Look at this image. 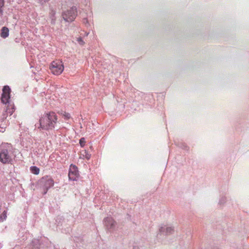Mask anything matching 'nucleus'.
Returning <instances> with one entry per match:
<instances>
[{
    "label": "nucleus",
    "instance_id": "obj_22",
    "mask_svg": "<svg viewBox=\"0 0 249 249\" xmlns=\"http://www.w3.org/2000/svg\"><path fill=\"white\" fill-rule=\"evenodd\" d=\"M226 198L225 196H222L219 199V204L220 205L224 204L226 201Z\"/></svg>",
    "mask_w": 249,
    "mask_h": 249
},
{
    "label": "nucleus",
    "instance_id": "obj_14",
    "mask_svg": "<svg viewBox=\"0 0 249 249\" xmlns=\"http://www.w3.org/2000/svg\"><path fill=\"white\" fill-rule=\"evenodd\" d=\"M7 218V211L4 210L1 211V207L0 206V223L3 222Z\"/></svg>",
    "mask_w": 249,
    "mask_h": 249
},
{
    "label": "nucleus",
    "instance_id": "obj_15",
    "mask_svg": "<svg viewBox=\"0 0 249 249\" xmlns=\"http://www.w3.org/2000/svg\"><path fill=\"white\" fill-rule=\"evenodd\" d=\"M58 113L66 120H68L71 117L70 114L65 111H61V112H58Z\"/></svg>",
    "mask_w": 249,
    "mask_h": 249
},
{
    "label": "nucleus",
    "instance_id": "obj_9",
    "mask_svg": "<svg viewBox=\"0 0 249 249\" xmlns=\"http://www.w3.org/2000/svg\"><path fill=\"white\" fill-rule=\"evenodd\" d=\"M174 232V229L172 227H168L166 225L161 226L159 229V233L157 235L158 238H160L162 235H167L172 234Z\"/></svg>",
    "mask_w": 249,
    "mask_h": 249
},
{
    "label": "nucleus",
    "instance_id": "obj_12",
    "mask_svg": "<svg viewBox=\"0 0 249 249\" xmlns=\"http://www.w3.org/2000/svg\"><path fill=\"white\" fill-rule=\"evenodd\" d=\"M15 111V107L13 104L11 103L10 104H7V107L5 110V113H7V115L9 114L10 116L12 115Z\"/></svg>",
    "mask_w": 249,
    "mask_h": 249
},
{
    "label": "nucleus",
    "instance_id": "obj_3",
    "mask_svg": "<svg viewBox=\"0 0 249 249\" xmlns=\"http://www.w3.org/2000/svg\"><path fill=\"white\" fill-rule=\"evenodd\" d=\"M77 15V8L73 6L70 9L62 12V17L66 22H71L75 19Z\"/></svg>",
    "mask_w": 249,
    "mask_h": 249
},
{
    "label": "nucleus",
    "instance_id": "obj_13",
    "mask_svg": "<svg viewBox=\"0 0 249 249\" xmlns=\"http://www.w3.org/2000/svg\"><path fill=\"white\" fill-rule=\"evenodd\" d=\"M9 29L7 27H2L0 30V36L3 38L7 37L9 36Z\"/></svg>",
    "mask_w": 249,
    "mask_h": 249
},
{
    "label": "nucleus",
    "instance_id": "obj_25",
    "mask_svg": "<svg viewBox=\"0 0 249 249\" xmlns=\"http://www.w3.org/2000/svg\"><path fill=\"white\" fill-rule=\"evenodd\" d=\"M77 41L80 44H83L84 43V42L83 41V39L81 38H79Z\"/></svg>",
    "mask_w": 249,
    "mask_h": 249
},
{
    "label": "nucleus",
    "instance_id": "obj_8",
    "mask_svg": "<svg viewBox=\"0 0 249 249\" xmlns=\"http://www.w3.org/2000/svg\"><path fill=\"white\" fill-rule=\"evenodd\" d=\"M142 104L146 107H151L154 103L153 95L150 93H143L141 95Z\"/></svg>",
    "mask_w": 249,
    "mask_h": 249
},
{
    "label": "nucleus",
    "instance_id": "obj_4",
    "mask_svg": "<svg viewBox=\"0 0 249 249\" xmlns=\"http://www.w3.org/2000/svg\"><path fill=\"white\" fill-rule=\"evenodd\" d=\"M50 69L54 75L60 74L64 70V66L62 62L59 60L53 61L50 66Z\"/></svg>",
    "mask_w": 249,
    "mask_h": 249
},
{
    "label": "nucleus",
    "instance_id": "obj_11",
    "mask_svg": "<svg viewBox=\"0 0 249 249\" xmlns=\"http://www.w3.org/2000/svg\"><path fill=\"white\" fill-rule=\"evenodd\" d=\"M56 12L53 8H50V12L49 15V18L51 19V24L52 25H54L56 21L55 17Z\"/></svg>",
    "mask_w": 249,
    "mask_h": 249
},
{
    "label": "nucleus",
    "instance_id": "obj_5",
    "mask_svg": "<svg viewBox=\"0 0 249 249\" xmlns=\"http://www.w3.org/2000/svg\"><path fill=\"white\" fill-rule=\"evenodd\" d=\"M11 90L8 86H4L2 88V93L1 96V102L5 105L10 104V99Z\"/></svg>",
    "mask_w": 249,
    "mask_h": 249
},
{
    "label": "nucleus",
    "instance_id": "obj_7",
    "mask_svg": "<svg viewBox=\"0 0 249 249\" xmlns=\"http://www.w3.org/2000/svg\"><path fill=\"white\" fill-rule=\"evenodd\" d=\"M39 183L42 186L43 188L50 189L54 185L53 179L50 176L43 177L39 180Z\"/></svg>",
    "mask_w": 249,
    "mask_h": 249
},
{
    "label": "nucleus",
    "instance_id": "obj_6",
    "mask_svg": "<svg viewBox=\"0 0 249 249\" xmlns=\"http://www.w3.org/2000/svg\"><path fill=\"white\" fill-rule=\"evenodd\" d=\"M79 176L78 167L75 165L71 164L69 170L68 176L69 179L73 181L77 180Z\"/></svg>",
    "mask_w": 249,
    "mask_h": 249
},
{
    "label": "nucleus",
    "instance_id": "obj_21",
    "mask_svg": "<svg viewBox=\"0 0 249 249\" xmlns=\"http://www.w3.org/2000/svg\"><path fill=\"white\" fill-rule=\"evenodd\" d=\"M37 2L41 4V5H43L46 2H48L50 0H36Z\"/></svg>",
    "mask_w": 249,
    "mask_h": 249
},
{
    "label": "nucleus",
    "instance_id": "obj_17",
    "mask_svg": "<svg viewBox=\"0 0 249 249\" xmlns=\"http://www.w3.org/2000/svg\"><path fill=\"white\" fill-rule=\"evenodd\" d=\"M175 143L178 147H179L184 150H188V147L185 143H184L183 142H175Z\"/></svg>",
    "mask_w": 249,
    "mask_h": 249
},
{
    "label": "nucleus",
    "instance_id": "obj_10",
    "mask_svg": "<svg viewBox=\"0 0 249 249\" xmlns=\"http://www.w3.org/2000/svg\"><path fill=\"white\" fill-rule=\"evenodd\" d=\"M104 223L106 228L109 231L114 230L116 225V222L111 217L104 218Z\"/></svg>",
    "mask_w": 249,
    "mask_h": 249
},
{
    "label": "nucleus",
    "instance_id": "obj_24",
    "mask_svg": "<svg viewBox=\"0 0 249 249\" xmlns=\"http://www.w3.org/2000/svg\"><path fill=\"white\" fill-rule=\"evenodd\" d=\"M85 157L86 158V159L87 160H89L90 158V157H91V155L90 154H89L87 151H85Z\"/></svg>",
    "mask_w": 249,
    "mask_h": 249
},
{
    "label": "nucleus",
    "instance_id": "obj_18",
    "mask_svg": "<svg viewBox=\"0 0 249 249\" xmlns=\"http://www.w3.org/2000/svg\"><path fill=\"white\" fill-rule=\"evenodd\" d=\"M33 246L35 249H39L40 248V244L38 240L34 239L32 241Z\"/></svg>",
    "mask_w": 249,
    "mask_h": 249
},
{
    "label": "nucleus",
    "instance_id": "obj_26",
    "mask_svg": "<svg viewBox=\"0 0 249 249\" xmlns=\"http://www.w3.org/2000/svg\"><path fill=\"white\" fill-rule=\"evenodd\" d=\"M48 190H49V189H47V188H43V195H45L46 194H47Z\"/></svg>",
    "mask_w": 249,
    "mask_h": 249
},
{
    "label": "nucleus",
    "instance_id": "obj_16",
    "mask_svg": "<svg viewBox=\"0 0 249 249\" xmlns=\"http://www.w3.org/2000/svg\"><path fill=\"white\" fill-rule=\"evenodd\" d=\"M30 170L31 172L35 175H38L40 171L39 169L35 166H31L30 167Z\"/></svg>",
    "mask_w": 249,
    "mask_h": 249
},
{
    "label": "nucleus",
    "instance_id": "obj_23",
    "mask_svg": "<svg viewBox=\"0 0 249 249\" xmlns=\"http://www.w3.org/2000/svg\"><path fill=\"white\" fill-rule=\"evenodd\" d=\"M8 115L7 113H5V111L2 113L1 120L2 122H3L7 118Z\"/></svg>",
    "mask_w": 249,
    "mask_h": 249
},
{
    "label": "nucleus",
    "instance_id": "obj_1",
    "mask_svg": "<svg viewBox=\"0 0 249 249\" xmlns=\"http://www.w3.org/2000/svg\"><path fill=\"white\" fill-rule=\"evenodd\" d=\"M57 116L53 111H49L41 115L39 120V126L37 128L40 130L49 131L55 127L57 122Z\"/></svg>",
    "mask_w": 249,
    "mask_h": 249
},
{
    "label": "nucleus",
    "instance_id": "obj_19",
    "mask_svg": "<svg viewBox=\"0 0 249 249\" xmlns=\"http://www.w3.org/2000/svg\"><path fill=\"white\" fill-rule=\"evenodd\" d=\"M4 5V0H0V17H1L3 15V11L2 8Z\"/></svg>",
    "mask_w": 249,
    "mask_h": 249
},
{
    "label": "nucleus",
    "instance_id": "obj_2",
    "mask_svg": "<svg viewBox=\"0 0 249 249\" xmlns=\"http://www.w3.org/2000/svg\"><path fill=\"white\" fill-rule=\"evenodd\" d=\"M11 145L8 143H4L0 145V161L3 164L10 162L12 160L10 154Z\"/></svg>",
    "mask_w": 249,
    "mask_h": 249
},
{
    "label": "nucleus",
    "instance_id": "obj_20",
    "mask_svg": "<svg viewBox=\"0 0 249 249\" xmlns=\"http://www.w3.org/2000/svg\"><path fill=\"white\" fill-rule=\"evenodd\" d=\"M86 143L85 139L84 138H82L79 140V143L81 147H84Z\"/></svg>",
    "mask_w": 249,
    "mask_h": 249
}]
</instances>
